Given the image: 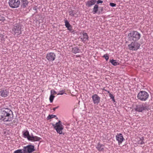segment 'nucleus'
I'll return each instance as SVG.
<instances>
[{"label": "nucleus", "mask_w": 153, "mask_h": 153, "mask_svg": "<svg viewBox=\"0 0 153 153\" xmlns=\"http://www.w3.org/2000/svg\"><path fill=\"white\" fill-rule=\"evenodd\" d=\"M12 111L8 109L0 111V120L5 122H10L13 119Z\"/></svg>", "instance_id": "nucleus-1"}, {"label": "nucleus", "mask_w": 153, "mask_h": 153, "mask_svg": "<svg viewBox=\"0 0 153 153\" xmlns=\"http://www.w3.org/2000/svg\"><path fill=\"white\" fill-rule=\"evenodd\" d=\"M128 37L131 41L136 42L140 39V34L137 31H133L128 34Z\"/></svg>", "instance_id": "nucleus-2"}, {"label": "nucleus", "mask_w": 153, "mask_h": 153, "mask_svg": "<svg viewBox=\"0 0 153 153\" xmlns=\"http://www.w3.org/2000/svg\"><path fill=\"white\" fill-rule=\"evenodd\" d=\"M138 99L142 101H146L149 97L148 93L145 91H140L137 94Z\"/></svg>", "instance_id": "nucleus-3"}, {"label": "nucleus", "mask_w": 153, "mask_h": 153, "mask_svg": "<svg viewBox=\"0 0 153 153\" xmlns=\"http://www.w3.org/2000/svg\"><path fill=\"white\" fill-rule=\"evenodd\" d=\"M53 126L57 132L59 134H64L62 133V130L64 129V126L62 125L60 121H59L58 122L56 123L55 124L53 125Z\"/></svg>", "instance_id": "nucleus-4"}, {"label": "nucleus", "mask_w": 153, "mask_h": 153, "mask_svg": "<svg viewBox=\"0 0 153 153\" xmlns=\"http://www.w3.org/2000/svg\"><path fill=\"white\" fill-rule=\"evenodd\" d=\"M140 44L136 42H132L128 45V48L131 50L137 51L140 48Z\"/></svg>", "instance_id": "nucleus-5"}, {"label": "nucleus", "mask_w": 153, "mask_h": 153, "mask_svg": "<svg viewBox=\"0 0 153 153\" xmlns=\"http://www.w3.org/2000/svg\"><path fill=\"white\" fill-rule=\"evenodd\" d=\"M148 107L145 104H142L137 105L134 109L138 112H142L143 111L148 110Z\"/></svg>", "instance_id": "nucleus-6"}, {"label": "nucleus", "mask_w": 153, "mask_h": 153, "mask_svg": "<svg viewBox=\"0 0 153 153\" xmlns=\"http://www.w3.org/2000/svg\"><path fill=\"white\" fill-rule=\"evenodd\" d=\"M13 33L15 35H18L22 33L21 27L19 25H15L12 29Z\"/></svg>", "instance_id": "nucleus-7"}, {"label": "nucleus", "mask_w": 153, "mask_h": 153, "mask_svg": "<svg viewBox=\"0 0 153 153\" xmlns=\"http://www.w3.org/2000/svg\"><path fill=\"white\" fill-rule=\"evenodd\" d=\"M22 149L23 153H31L35 150L34 146L31 145L24 146Z\"/></svg>", "instance_id": "nucleus-8"}, {"label": "nucleus", "mask_w": 153, "mask_h": 153, "mask_svg": "<svg viewBox=\"0 0 153 153\" xmlns=\"http://www.w3.org/2000/svg\"><path fill=\"white\" fill-rule=\"evenodd\" d=\"M9 4L12 8H17L19 6L20 1L19 0H9Z\"/></svg>", "instance_id": "nucleus-9"}, {"label": "nucleus", "mask_w": 153, "mask_h": 153, "mask_svg": "<svg viewBox=\"0 0 153 153\" xmlns=\"http://www.w3.org/2000/svg\"><path fill=\"white\" fill-rule=\"evenodd\" d=\"M56 58L55 54L53 52H50L46 54V58L49 62L54 61Z\"/></svg>", "instance_id": "nucleus-10"}, {"label": "nucleus", "mask_w": 153, "mask_h": 153, "mask_svg": "<svg viewBox=\"0 0 153 153\" xmlns=\"http://www.w3.org/2000/svg\"><path fill=\"white\" fill-rule=\"evenodd\" d=\"M92 98L94 104L97 105L100 102V98L97 94H93L92 96Z\"/></svg>", "instance_id": "nucleus-11"}, {"label": "nucleus", "mask_w": 153, "mask_h": 153, "mask_svg": "<svg viewBox=\"0 0 153 153\" xmlns=\"http://www.w3.org/2000/svg\"><path fill=\"white\" fill-rule=\"evenodd\" d=\"M116 139L118 141L119 144L122 143L123 141L124 140V139L123 137V134L121 133L117 134L116 136Z\"/></svg>", "instance_id": "nucleus-12"}, {"label": "nucleus", "mask_w": 153, "mask_h": 153, "mask_svg": "<svg viewBox=\"0 0 153 153\" xmlns=\"http://www.w3.org/2000/svg\"><path fill=\"white\" fill-rule=\"evenodd\" d=\"M9 91L7 89H1L0 91V96L2 97H6L8 96Z\"/></svg>", "instance_id": "nucleus-13"}, {"label": "nucleus", "mask_w": 153, "mask_h": 153, "mask_svg": "<svg viewBox=\"0 0 153 153\" xmlns=\"http://www.w3.org/2000/svg\"><path fill=\"white\" fill-rule=\"evenodd\" d=\"M41 138L37 136H34L33 135L30 136V137L29 138L28 140L32 142L37 141L40 140Z\"/></svg>", "instance_id": "nucleus-14"}, {"label": "nucleus", "mask_w": 153, "mask_h": 153, "mask_svg": "<svg viewBox=\"0 0 153 153\" xmlns=\"http://www.w3.org/2000/svg\"><path fill=\"white\" fill-rule=\"evenodd\" d=\"M96 1V0H89L86 2V5L88 7H90L94 4Z\"/></svg>", "instance_id": "nucleus-15"}, {"label": "nucleus", "mask_w": 153, "mask_h": 153, "mask_svg": "<svg viewBox=\"0 0 153 153\" xmlns=\"http://www.w3.org/2000/svg\"><path fill=\"white\" fill-rule=\"evenodd\" d=\"M65 27L67 28L68 30L70 31H72V27L68 21L67 20H65Z\"/></svg>", "instance_id": "nucleus-16"}, {"label": "nucleus", "mask_w": 153, "mask_h": 153, "mask_svg": "<svg viewBox=\"0 0 153 153\" xmlns=\"http://www.w3.org/2000/svg\"><path fill=\"white\" fill-rule=\"evenodd\" d=\"M83 36V38H81V39L82 42H85L88 40V37L86 33H84Z\"/></svg>", "instance_id": "nucleus-17"}, {"label": "nucleus", "mask_w": 153, "mask_h": 153, "mask_svg": "<svg viewBox=\"0 0 153 153\" xmlns=\"http://www.w3.org/2000/svg\"><path fill=\"white\" fill-rule=\"evenodd\" d=\"M104 146L99 143L96 147V148L99 151H102L104 150Z\"/></svg>", "instance_id": "nucleus-18"}, {"label": "nucleus", "mask_w": 153, "mask_h": 153, "mask_svg": "<svg viewBox=\"0 0 153 153\" xmlns=\"http://www.w3.org/2000/svg\"><path fill=\"white\" fill-rule=\"evenodd\" d=\"M23 134L24 137L25 138H27L28 140L30 136L29 135V132L27 131H23Z\"/></svg>", "instance_id": "nucleus-19"}, {"label": "nucleus", "mask_w": 153, "mask_h": 153, "mask_svg": "<svg viewBox=\"0 0 153 153\" xmlns=\"http://www.w3.org/2000/svg\"><path fill=\"white\" fill-rule=\"evenodd\" d=\"M79 50L77 47H74L72 48V51L73 53H76L79 52Z\"/></svg>", "instance_id": "nucleus-20"}, {"label": "nucleus", "mask_w": 153, "mask_h": 153, "mask_svg": "<svg viewBox=\"0 0 153 153\" xmlns=\"http://www.w3.org/2000/svg\"><path fill=\"white\" fill-rule=\"evenodd\" d=\"M98 5L97 4H95L94 6L93 9V12L94 14H95L97 12L98 10Z\"/></svg>", "instance_id": "nucleus-21"}, {"label": "nucleus", "mask_w": 153, "mask_h": 153, "mask_svg": "<svg viewBox=\"0 0 153 153\" xmlns=\"http://www.w3.org/2000/svg\"><path fill=\"white\" fill-rule=\"evenodd\" d=\"M22 6L24 7H26L28 4V1L27 0H22Z\"/></svg>", "instance_id": "nucleus-22"}, {"label": "nucleus", "mask_w": 153, "mask_h": 153, "mask_svg": "<svg viewBox=\"0 0 153 153\" xmlns=\"http://www.w3.org/2000/svg\"><path fill=\"white\" fill-rule=\"evenodd\" d=\"M110 62L114 65L116 66L117 65V63L116 60L114 59H110Z\"/></svg>", "instance_id": "nucleus-23"}, {"label": "nucleus", "mask_w": 153, "mask_h": 153, "mask_svg": "<svg viewBox=\"0 0 153 153\" xmlns=\"http://www.w3.org/2000/svg\"><path fill=\"white\" fill-rule=\"evenodd\" d=\"M139 139L140 140L138 141V143L140 144H144V138L143 137H142L141 138H139Z\"/></svg>", "instance_id": "nucleus-24"}, {"label": "nucleus", "mask_w": 153, "mask_h": 153, "mask_svg": "<svg viewBox=\"0 0 153 153\" xmlns=\"http://www.w3.org/2000/svg\"><path fill=\"white\" fill-rule=\"evenodd\" d=\"M23 149H18L15 151L13 153H23Z\"/></svg>", "instance_id": "nucleus-25"}, {"label": "nucleus", "mask_w": 153, "mask_h": 153, "mask_svg": "<svg viewBox=\"0 0 153 153\" xmlns=\"http://www.w3.org/2000/svg\"><path fill=\"white\" fill-rule=\"evenodd\" d=\"M55 96L53 95L52 94H51L49 97V100L50 101V102H52L53 101V100L54 99Z\"/></svg>", "instance_id": "nucleus-26"}, {"label": "nucleus", "mask_w": 153, "mask_h": 153, "mask_svg": "<svg viewBox=\"0 0 153 153\" xmlns=\"http://www.w3.org/2000/svg\"><path fill=\"white\" fill-rule=\"evenodd\" d=\"M56 117V115L52 114V115H48V117H47V118L48 120H49V119H51L53 118Z\"/></svg>", "instance_id": "nucleus-27"}, {"label": "nucleus", "mask_w": 153, "mask_h": 153, "mask_svg": "<svg viewBox=\"0 0 153 153\" xmlns=\"http://www.w3.org/2000/svg\"><path fill=\"white\" fill-rule=\"evenodd\" d=\"M103 57L105 58L106 61H107V60L108 59L109 56L108 54H106L104 55Z\"/></svg>", "instance_id": "nucleus-28"}, {"label": "nucleus", "mask_w": 153, "mask_h": 153, "mask_svg": "<svg viewBox=\"0 0 153 153\" xmlns=\"http://www.w3.org/2000/svg\"><path fill=\"white\" fill-rule=\"evenodd\" d=\"M109 96L110 97V98L111 99H112L113 101H115L114 97V96L113 95V94H112L111 93H109Z\"/></svg>", "instance_id": "nucleus-29"}, {"label": "nucleus", "mask_w": 153, "mask_h": 153, "mask_svg": "<svg viewBox=\"0 0 153 153\" xmlns=\"http://www.w3.org/2000/svg\"><path fill=\"white\" fill-rule=\"evenodd\" d=\"M65 91L63 90L60 91H59V93L57 94L58 95H63L65 93Z\"/></svg>", "instance_id": "nucleus-30"}, {"label": "nucleus", "mask_w": 153, "mask_h": 153, "mask_svg": "<svg viewBox=\"0 0 153 153\" xmlns=\"http://www.w3.org/2000/svg\"><path fill=\"white\" fill-rule=\"evenodd\" d=\"M51 94L55 95L57 94L56 92L54 90H51Z\"/></svg>", "instance_id": "nucleus-31"}, {"label": "nucleus", "mask_w": 153, "mask_h": 153, "mask_svg": "<svg viewBox=\"0 0 153 153\" xmlns=\"http://www.w3.org/2000/svg\"><path fill=\"white\" fill-rule=\"evenodd\" d=\"M110 5L112 7H114L116 6V4L113 3H110Z\"/></svg>", "instance_id": "nucleus-32"}, {"label": "nucleus", "mask_w": 153, "mask_h": 153, "mask_svg": "<svg viewBox=\"0 0 153 153\" xmlns=\"http://www.w3.org/2000/svg\"><path fill=\"white\" fill-rule=\"evenodd\" d=\"M103 1H101V0H98L97 1V4H100V3H103Z\"/></svg>", "instance_id": "nucleus-33"}, {"label": "nucleus", "mask_w": 153, "mask_h": 153, "mask_svg": "<svg viewBox=\"0 0 153 153\" xmlns=\"http://www.w3.org/2000/svg\"><path fill=\"white\" fill-rule=\"evenodd\" d=\"M5 20V19L4 17H1L0 19V21H4Z\"/></svg>", "instance_id": "nucleus-34"}, {"label": "nucleus", "mask_w": 153, "mask_h": 153, "mask_svg": "<svg viewBox=\"0 0 153 153\" xmlns=\"http://www.w3.org/2000/svg\"><path fill=\"white\" fill-rule=\"evenodd\" d=\"M59 107V106H57V107H55V108H53V110L54 111H55V110L58 108Z\"/></svg>", "instance_id": "nucleus-35"}, {"label": "nucleus", "mask_w": 153, "mask_h": 153, "mask_svg": "<svg viewBox=\"0 0 153 153\" xmlns=\"http://www.w3.org/2000/svg\"><path fill=\"white\" fill-rule=\"evenodd\" d=\"M107 91V92H108V93H109H109H110L109 91Z\"/></svg>", "instance_id": "nucleus-36"}]
</instances>
